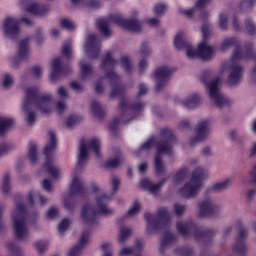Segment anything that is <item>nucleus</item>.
I'll return each instance as SVG.
<instances>
[{"label":"nucleus","instance_id":"nucleus-49","mask_svg":"<svg viewBox=\"0 0 256 256\" xmlns=\"http://www.w3.org/2000/svg\"><path fill=\"white\" fill-rule=\"evenodd\" d=\"M139 53L142 57H149V55H151V46L149 45V42L141 43Z\"/></svg>","mask_w":256,"mask_h":256},{"label":"nucleus","instance_id":"nucleus-50","mask_svg":"<svg viewBox=\"0 0 256 256\" xmlns=\"http://www.w3.org/2000/svg\"><path fill=\"white\" fill-rule=\"evenodd\" d=\"M187 177V168H182L176 172V174L173 177L174 183H180V181H183Z\"/></svg>","mask_w":256,"mask_h":256},{"label":"nucleus","instance_id":"nucleus-26","mask_svg":"<svg viewBox=\"0 0 256 256\" xmlns=\"http://www.w3.org/2000/svg\"><path fill=\"white\" fill-rule=\"evenodd\" d=\"M233 184V178H225L224 180L220 182L214 183L212 186L208 187L205 190V194L209 193H223V191H227L229 187Z\"/></svg>","mask_w":256,"mask_h":256},{"label":"nucleus","instance_id":"nucleus-27","mask_svg":"<svg viewBox=\"0 0 256 256\" xmlns=\"http://www.w3.org/2000/svg\"><path fill=\"white\" fill-rule=\"evenodd\" d=\"M91 232L84 231L78 241V244L74 246L68 256H81V253H83V249H85V245L89 242V235Z\"/></svg>","mask_w":256,"mask_h":256},{"label":"nucleus","instance_id":"nucleus-23","mask_svg":"<svg viewBox=\"0 0 256 256\" xmlns=\"http://www.w3.org/2000/svg\"><path fill=\"white\" fill-rule=\"evenodd\" d=\"M31 52V48L29 47V39H24L20 41L18 45L17 55L11 58L10 63L12 67H19L21 61H25L29 59V53Z\"/></svg>","mask_w":256,"mask_h":256},{"label":"nucleus","instance_id":"nucleus-14","mask_svg":"<svg viewBox=\"0 0 256 256\" xmlns=\"http://www.w3.org/2000/svg\"><path fill=\"white\" fill-rule=\"evenodd\" d=\"M235 227L238 229V234L233 245V251L240 256L247 255L249 247L245 241H247V235H249V232L247 231V228H245V222L241 219L236 220Z\"/></svg>","mask_w":256,"mask_h":256},{"label":"nucleus","instance_id":"nucleus-64","mask_svg":"<svg viewBox=\"0 0 256 256\" xmlns=\"http://www.w3.org/2000/svg\"><path fill=\"white\" fill-rule=\"evenodd\" d=\"M134 251L133 248L125 247L120 250L119 256H130L133 255Z\"/></svg>","mask_w":256,"mask_h":256},{"label":"nucleus","instance_id":"nucleus-15","mask_svg":"<svg viewBox=\"0 0 256 256\" xmlns=\"http://www.w3.org/2000/svg\"><path fill=\"white\" fill-rule=\"evenodd\" d=\"M144 108L145 104L143 102L131 104L129 100L122 99L120 103L122 123H124V125H129V123L137 117V113H139V111H143Z\"/></svg>","mask_w":256,"mask_h":256},{"label":"nucleus","instance_id":"nucleus-12","mask_svg":"<svg viewBox=\"0 0 256 256\" xmlns=\"http://www.w3.org/2000/svg\"><path fill=\"white\" fill-rule=\"evenodd\" d=\"M91 151H94L97 159H101V141L97 138H92L88 141L85 139L80 140L76 167L87 165V161H89V153H91Z\"/></svg>","mask_w":256,"mask_h":256},{"label":"nucleus","instance_id":"nucleus-9","mask_svg":"<svg viewBox=\"0 0 256 256\" xmlns=\"http://www.w3.org/2000/svg\"><path fill=\"white\" fill-rule=\"evenodd\" d=\"M207 177V172L202 167L196 168L188 181L180 190L179 193L184 199H195L199 196L203 188V181Z\"/></svg>","mask_w":256,"mask_h":256},{"label":"nucleus","instance_id":"nucleus-44","mask_svg":"<svg viewBox=\"0 0 256 256\" xmlns=\"http://www.w3.org/2000/svg\"><path fill=\"white\" fill-rule=\"evenodd\" d=\"M28 157L31 161V163L35 164L37 163L38 159H39V154L37 152V145L36 144H32L29 148V152H28Z\"/></svg>","mask_w":256,"mask_h":256},{"label":"nucleus","instance_id":"nucleus-6","mask_svg":"<svg viewBox=\"0 0 256 256\" xmlns=\"http://www.w3.org/2000/svg\"><path fill=\"white\" fill-rule=\"evenodd\" d=\"M201 83L206 86L209 97L218 109H223L231 105V100L221 93V79L219 77L213 79V73L204 71L200 77Z\"/></svg>","mask_w":256,"mask_h":256},{"label":"nucleus","instance_id":"nucleus-45","mask_svg":"<svg viewBox=\"0 0 256 256\" xmlns=\"http://www.w3.org/2000/svg\"><path fill=\"white\" fill-rule=\"evenodd\" d=\"M245 29L248 35H255L256 33V24L251 18H247L244 22Z\"/></svg>","mask_w":256,"mask_h":256},{"label":"nucleus","instance_id":"nucleus-24","mask_svg":"<svg viewBox=\"0 0 256 256\" xmlns=\"http://www.w3.org/2000/svg\"><path fill=\"white\" fill-rule=\"evenodd\" d=\"M239 45H240L239 38L228 37L222 41V43L220 45V49H221V51H229V49H232V47H236L234 50V53L237 49L241 55H245L249 51V49L247 48V45H253V43H251V42L247 43L245 45L244 51H241V49L239 48Z\"/></svg>","mask_w":256,"mask_h":256},{"label":"nucleus","instance_id":"nucleus-38","mask_svg":"<svg viewBox=\"0 0 256 256\" xmlns=\"http://www.w3.org/2000/svg\"><path fill=\"white\" fill-rule=\"evenodd\" d=\"M91 111L96 117H103L105 115V108L101 106V103L97 101H92L91 105Z\"/></svg>","mask_w":256,"mask_h":256},{"label":"nucleus","instance_id":"nucleus-16","mask_svg":"<svg viewBox=\"0 0 256 256\" xmlns=\"http://www.w3.org/2000/svg\"><path fill=\"white\" fill-rule=\"evenodd\" d=\"M194 131L196 135L190 140L191 147H194V145H197V143H203V141H207V139H209V135H211V119H200L197 122Z\"/></svg>","mask_w":256,"mask_h":256},{"label":"nucleus","instance_id":"nucleus-20","mask_svg":"<svg viewBox=\"0 0 256 256\" xmlns=\"http://www.w3.org/2000/svg\"><path fill=\"white\" fill-rule=\"evenodd\" d=\"M174 72L175 70L168 66H162L155 70L152 77L156 81V91H161L164 87H167L171 74Z\"/></svg>","mask_w":256,"mask_h":256},{"label":"nucleus","instance_id":"nucleus-51","mask_svg":"<svg viewBox=\"0 0 256 256\" xmlns=\"http://www.w3.org/2000/svg\"><path fill=\"white\" fill-rule=\"evenodd\" d=\"M141 211V204L139 202H134L132 207L126 213V217H135Z\"/></svg>","mask_w":256,"mask_h":256},{"label":"nucleus","instance_id":"nucleus-39","mask_svg":"<svg viewBox=\"0 0 256 256\" xmlns=\"http://www.w3.org/2000/svg\"><path fill=\"white\" fill-rule=\"evenodd\" d=\"M1 191L5 195H7L9 191H11V175L5 174L2 180Z\"/></svg>","mask_w":256,"mask_h":256},{"label":"nucleus","instance_id":"nucleus-13","mask_svg":"<svg viewBox=\"0 0 256 256\" xmlns=\"http://www.w3.org/2000/svg\"><path fill=\"white\" fill-rule=\"evenodd\" d=\"M199 217L219 219L223 215V206L213 197H207L198 203Z\"/></svg>","mask_w":256,"mask_h":256},{"label":"nucleus","instance_id":"nucleus-17","mask_svg":"<svg viewBox=\"0 0 256 256\" xmlns=\"http://www.w3.org/2000/svg\"><path fill=\"white\" fill-rule=\"evenodd\" d=\"M85 193V185L83 180L77 175L73 176L72 183L70 185V192L69 195L64 197V207L67 211H73L75 209V204L71 202V198L74 195H81Z\"/></svg>","mask_w":256,"mask_h":256},{"label":"nucleus","instance_id":"nucleus-57","mask_svg":"<svg viewBox=\"0 0 256 256\" xmlns=\"http://www.w3.org/2000/svg\"><path fill=\"white\" fill-rule=\"evenodd\" d=\"M204 7H197V4L195 7L189 10H183L179 9V11L182 13V15H185V17H189L190 19L193 17L194 13H197L198 9H203Z\"/></svg>","mask_w":256,"mask_h":256},{"label":"nucleus","instance_id":"nucleus-10","mask_svg":"<svg viewBox=\"0 0 256 256\" xmlns=\"http://www.w3.org/2000/svg\"><path fill=\"white\" fill-rule=\"evenodd\" d=\"M48 135L50 140L44 147V155L46 159L44 167L48 175H51L52 179H59V175L61 174V169L55 166V160H53V154L57 149V135L53 130L49 131Z\"/></svg>","mask_w":256,"mask_h":256},{"label":"nucleus","instance_id":"nucleus-25","mask_svg":"<svg viewBox=\"0 0 256 256\" xmlns=\"http://www.w3.org/2000/svg\"><path fill=\"white\" fill-rule=\"evenodd\" d=\"M179 241V237L177 234L172 232H166L160 242L159 253L160 255H165V251L169 249V247H173Z\"/></svg>","mask_w":256,"mask_h":256},{"label":"nucleus","instance_id":"nucleus-52","mask_svg":"<svg viewBox=\"0 0 256 256\" xmlns=\"http://www.w3.org/2000/svg\"><path fill=\"white\" fill-rule=\"evenodd\" d=\"M167 11V5L160 3V4H156L154 6V13L156 15V17H163V15H165V12Z\"/></svg>","mask_w":256,"mask_h":256},{"label":"nucleus","instance_id":"nucleus-46","mask_svg":"<svg viewBox=\"0 0 256 256\" xmlns=\"http://www.w3.org/2000/svg\"><path fill=\"white\" fill-rule=\"evenodd\" d=\"M8 251L11 253L13 256H23V251L15 242H9L8 245Z\"/></svg>","mask_w":256,"mask_h":256},{"label":"nucleus","instance_id":"nucleus-1","mask_svg":"<svg viewBox=\"0 0 256 256\" xmlns=\"http://www.w3.org/2000/svg\"><path fill=\"white\" fill-rule=\"evenodd\" d=\"M111 193L112 195H106L99 186L92 187V193L96 197V205L85 204L82 207L80 218L85 225H95L97 223V217L99 215H113V209L109 208V201L113 199V195L119 191L121 185V179L117 176H112L110 179Z\"/></svg>","mask_w":256,"mask_h":256},{"label":"nucleus","instance_id":"nucleus-31","mask_svg":"<svg viewBox=\"0 0 256 256\" xmlns=\"http://www.w3.org/2000/svg\"><path fill=\"white\" fill-rule=\"evenodd\" d=\"M182 107H185V109H197L199 105H201L202 100L201 96L197 93L190 94L187 96L184 100L181 102Z\"/></svg>","mask_w":256,"mask_h":256},{"label":"nucleus","instance_id":"nucleus-56","mask_svg":"<svg viewBox=\"0 0 256 256\" xmlns=\"http://www.w3.org/2000/svg\"><path fill=\"white\" fill-rule=\"evenodd\" d=\"M185 211H187V206L184 204H179L176 203L174 205V213L175 215H177L178 217H181V215H183V213H185Z\"/></svg>","mask_w":256,"mask_h":256},{"label":"nucleus","instance_id":"nucleus-5","mask_svg":"<svg viewBox=\"0 0 256 256\" xmlns=\"http://www.w3.org/2000/svg\"><path fill=\"white\" fill-rule=\"evenodd\" d=\"M115 23L118 27H122V29H126V31H131L132 33H139L141 31V22L137 17L125 19L121 14H113L108 18H100L97 21V25L100 33L104 35V37H111V24Z\"/></svg>","mask_w":256,"mask_h":256},{"label":"nucleus","instance_id":"nucleus-48","mask_svg":"<svg viewBox=\"0 0 256 256\" xmlns=\"http://www.w3.org/2000/svg\"><path fill=\"white\" fill-rule=\"evenodd\" d=\"M120 65L126 73H131V71H133V68H131V60L129 59V56H122L120 59Z\"/></svg>","mask_w":256,"mask_h":256},{"label":"nucleus","instance_id":"nucleus-62","mask_svg":"<svg viewBox=\"0 0 256 256\" xmlns=\"http://www.w3.org/2000/svg\"><path fill=\"white\" fill-rule=\"evenodd\" d=\"M31 71L36 79H40L43 75V68L41 66H34L31 68Z\"/></svg>","mask_w":256,"mask_h":256},{"label":"nucleus","instance_id":"nucleus-58","mask_svg":"<svg viewBox=\"0 0 256 256\" xmlns=\"http://www.w3.org/2000/svg\"><path fill=\"white\" fill-rule=\"evenodd\" d=\"M232 27L233 30L236 31V33L243 31V27L241 26V22L239 21V18L237 16H233L232 18Z\"/></svg>","mask_w":256,"mask_h":256},{"label":"nucleus","instance_id":"nucleus-33","mask_svg":"<svg viewBox=\"0 0 256 256\" xmlns=\"http://www.w3.org/2000/svg\"><path fill=\"white\" fill-rule=\"evenodd\" d=\"M37 199H39L41 207H45V205H47V203H49V199H47V197H45L37 192H30L28 195V198H27L30 205H33L35 203V200H37Z\"/></svg>","mask_w":256,"mask_h":256},{"label":"nucleus","instance_id":"nucleus-59","mask_svg":"<svg viewBox=\"0 0 256 256\" xmlns=\"http://www.w3.org/2000/svg\"><path fill=\"white\" fill-rule=\"evenodd\" d=\"M57 95L60 97V99H70L71 96L69 95V91H67V88L61 86L58 88Z\"/></svg>","mask_w":256,"mask_h":256},{"label":"nucleus","instance_id":"nucleus-7","mask_svg":"<svg viewBox=\"0 0 256 256\" xmlns=\"http://www.w3.org/2000/svg\"><path fill=\"white\" fill-rule=\"evenodd\" d=\"M117 66V60L113 57V53L107 52L106 56L102 60L100 68L106 71V79H108L112 90L110 97H121L125 93V86L121 84V78L119 74L115 73L113 69Z\"/></svg>","mask_w":256,"mask_h":256},{"label":"nucleus","instance_id":"nucleus-8","mask_svg":"<svg viewBox=\"0 0 256 256\" xmlns=\"http://www.w3.org/2000/svg\"><path fill=\"white\" fill-rule=\"evenodd\" d=\"M27 217H37V212L27 214V209L23 203H16V209L13 212V229L16 239L19 241H27L30 237L29 227L27 226Z\"/></svg>","mask_w":256,"mask_h":256},{"label":"nucleus","instance_id":"nucleus-60","mask_svg":"<svg viewBox=\"0 0 256 256\" xmlns=\"http://www.w3.org/2000/svg\"><path fill=\"white\" fill-rule=\"evenodd\" d=\"M65 109H67V103L65 100H60L56 103V111L61 115V113H64Z\"/></svg>","mask_w":256,"mask_h":256},{"label":"nucleus","instance_id":"nucleus-18","mask_svg":"<svg viewBox=\"0 0 256 256\" xmlns=\"http://www.w3.org/2000/svg\"><path fill=\"white\" fill-rule=\"evenodd\" d=\"M21 20L8 16L6 17L1 24V30L7 39H15L18 33H21V28L19 27Z\"/></svg>","mask_w":256,"mask_h":256},{"label":"nucleus","instance_id":"nucleus-40","mask_svg":"<svg viewBox=\"0 0 256 256\" xmlns=\"http://www.w3.org/2000/svg\"><path fill=\"white\" fill-rule=\"evenodd\" d=\"M242 183L244 185H249V183L251 185H256V164L252 167L248 178H243L242 179Z\"/></svg>","mask_w":256,"mask_h":256},{"label":"nucleus","instance_id":"nucleus-29","mask_svg":"<svg viewBox=\"0 0 256 256\" xmlns=\"http://www.w3.org/2000/svg\"><path fill=\"white\" fill-rule=\"evenodd\" d=\"M63 75H67V72L65 71V68H63L61 58H54L52 60V71L50 74V79L52 81H57V79Z\"/></svg>","mask_w":256,"mask_h":256},{"label":"nucleus","instance_id":"nucleus-28","mask_svg":"<svg viewBox=\"0 0 256 256\" xmlns=\"http://www.w3.org/2000/svg\"><path fill=\"white\" fill-rule=\"evenodd\" d=\"M26 12L37 17H45L49 14V6L45 4L32 3L26 7Z\"/></svg>","mask_w":256,"mask_h":256},{"label":"nucleus","instance_id":"nucleus-54","mask_svg":"<svg viewBox=\"0 0 256 256\" xmlns=\"http://www.w3.org/2000/svg\"><path fill=\"white\" fill-rule=\"evenodd\" d=\"M80 121H81V118H79V116L72 115L67 119L66 127H68V129H71L75 127V125H77V123H79Z\"/></svg>","mask_w":256,"mask_h":256},{"label":"nucleus","instance_id":"nucleus-42","mask_svg":"<svg viewBox=\"0 0 256 256\" xmlns=\"http://www.w3.org/2000/svg\"><path fill=\"white\" fill-rule=\"evenodd\" d=\"M256 0H241L239 3L240 11H251L255 7Z\"/></svg>","mask_w":256,"mask_h":256},{"label":"nucleus","instance_id":"nucleus-11","mask_svg":"<svg viewBox=\"0 0 256 256\" xmlns=\"http://www.w3.org/2000/svg\"><path fill=\"white\" fill-rule=\"evenodd\" d=\"M144 219L147 223L146 231L148 235H151V233H155L158 229H165L169 225V221H171V215L167 208H159L157 215L146 212Z\"/></svg>","mask_w":256,"mask_h":256},{"label":"nucleus","instance_id":"nucleus-30","mask_svg":"<svg viewBox=\"0 0 256 256\" xmlns=\"http://www.w3.org/2000/svg\"><path fill=\"white\" fill-rule=\"evenodd\" d=\"M165 181L166 180H162L156 184H153V182H151V180L145 178V179L141 180L140 186L143 189H147L149 191V193H151V195H157L159 193V191H161V188L163 187V185H165Z\"/></svg>","mask_w":256,"mask_h":256},{"label":"nucleus","instance_id":"nucleus-61","mask_svg":"<svg viewBox=\"0 0 256 256\" xmlns=\"http://www.w3.org/2000/svg\"><path fill=\"white\" fill-rule=\"evenodd\" d=\"M178 129L179 131H187V129H191V122L187 119L180 121Z\"/></svg>","mask_w":256,"mask_h":256},{"label":"nucleus","instance_id":"nucleus-37","mask_svg":"<svg viewBox=\"0 0 256 256\" xmlns=\"http://www.w3.org/2000/svg\"><path fill=\"white\" fill-rule=\"evenodd\" d=\"M62 54L68 60L73 57V42H71V40L64 42L62 46Z\"/></svg>","mask_w":256,"mask_h":256},{"label":"nucleus","instance_id":"nucleus-19","mask_svg":"<svg viewBox=\"0 0 256 256\" xmlns=\"http://www.w3.org/2000/svg\"><path fill=\"white\" fill-rule=\"evenodd\" d=\"M202 37L203 41L198 45L199 57L204 61L213 59L215 57V48L205 41L209 37V26L206 24L202 26Z\"/></svg>","mask_w":256,"mask_h":256},{"label":"nucleus","instance_id":"nucleus-2","mask_svg":"<svg viewBox=\"0 0 256 256\" xmlns=\"http://www.w3.org/2000/svg\"><path fill=\"white\" fill-rule=\"evenodd\" d=\"M177 138L175 133L170 128H163L160 130L158 138L152 136L140 147L139 151H149L153 145H156L157 154L154 158V169L156 175H163L167 171V166L163 162L162 155H173V145H175Z\"/></svg>","mask_w":256,"mask_h":256},{"label":"nucleus","instance_id":"nucleus-53","mask_svg":"<svg viewBox=\"0 0 256 256\" xmlns=\"http://www.w3.org/2000/svg\"><path fill=\"white\" fill-rule=\"evenodd\" d=\"M71 225V220H69L68 218H64L58 225V231L59 233H61V235H63V233L65 231H67V229L69 228V226Z\"/></svg>","mask_w":256,"mask_h":256},{"label":"nucleus","instance_id":"nucleus-32","mask_svg":"<svg viewBox=\"0 0 256 256\" xmlns=\"http://www.w3.org/2000/svg\"><path fill=\"white\" fill-rule=\"evenodd\" d=\"M229 11H223L218 16V27L221 31H227L229 29Z\"/></svg>","mask_w":256,"mask_h":256},{"label":"nucleus","instance_id":"nucleus-21","mask_svg":"<svg viewBox=\"0 0 256 256\" xmlns=\"http://www.w3.org/2000/svg\"><path fill=\"white\" fill-rule=\"evenodd\" d=\"M174 45L176 49H186L188 59H196V57H199V48H193V46L187 42V39H185V34L183 32L176 34Z\"/></svg>","mask_w":256,"mask_h":256},{"label":"nucleus","instance_id":"nucleus-4","mask_svg":"<svg viewBox=\"0 0 256 256\" xmlns=\"http://www.w3.org/2000/svg\"><path fill=\"white\" fill-rule=\"evenodd\" d=\"M176 228L178 233L183 237H189L193 233L195 241L202 243L204 247H209L213 243V237H215L219 231L215 228H201L193 221L189 222H177Z\"/></svg>","mask_w":256,"mask_h":256},{"label":"nucleus","instance_id":"nucleus-43","mask_svg":"<svg viewBox=\"0 0 256 256\" xmlns=\"http://www.w3.org/2000/svg\"><path fill=\"white\" fill-rule=\"evenodd\" d=\"M174 253L175 255H178V256H194L195 255V251L187 247H178L174 249Z\"/></svg>","mask_w":256,"mask_h":256},{"label":"nucleus","instance_id":"nucleus-41","mask_svg":"<svg viewBox=\"0 0 256 256\" xmlns=\"http://www.w3.org/2000/svg\"><path fill=\"white\" fill-rule=\"evenodd\" d=\"M123 163V156L119 154L116 158L109 160L106 162L105 167L107 169H115L116 167H119Z\"/></svg>","mask_w":256,"mask_h":256},{"label":"nucleus","instance_id":"nucleus-35","mask_svg":"<svg viewBox=\"0 0 256 256\" xmlns=\"http://www.w3.org/2000/svg\"><path fill=\"white\" fill-rule=\"evenodd\" d=\"M12 125L13 119L0 116V135H5V133L11 129Z\"/></svg>","mask_w":256,"mask_h":256},{"label":"nucleus","instance_id":"nucleus-34","mask_svg":"<svg viewBox=\"0 0 256 256\" xmlns=\"http://www.w3.org/2000/svg\"><path fill=\"white\" fill-rule=\"evenodd\" d=\"M80 71L81 81H87L93 75V67L90 64L80 62Z\"/></svg>","mask_w":256,"mask_h":256},{"label":"nucleus","instance_id":"nucleus-47","mask_svg":"<svg viewBox=\"0 0 256 256\" xmlns=\"http://www.w3.org/2000/svg\"><path fill=\"white\" fill-rule=\"evenodd\" d=\"M15 83L13 75L11 74H4L2 78V87L4 89H11V86Z\"/></svg>","mask_w":256,"mask_h":256},{"label":"nucleus","instance_id":"nucleus-36","mask_svg":"<svg viewBox=\"0 0 256 256\" xmlns=\"http://www.w3.org/2000/svg\"><path fill=\"white\" fill-rule=\"evenodd\" d=\"M132 233L133 229H131L130 227H122L119 232V243H125V241H127L129 237H131Z\"/></svg>","mask_w":256,"mask_h":256},{"label":"nucleus","instance_id":"nucleus-55","mask_svg":"<svg viewBox=\"0 0 256 256\" xmlns=\"http://www.w3.org/2000/svg\"><path fill=\"white\" fill-rule=\"evenodd\" d=\"M60 25L63 29H67V31H73L75 29V24L69 19H62Z\"/></svg>","mask_w":256,"mask_h":256},{"label":"nucleus","instance_id":"nucleus-3","mask_svg":"<svg viewBox=\"0 0 256 256\" xmlns=\"http://www.w3.org/2000/svg\"><path fill=\"white\" fill-rule=\"evenodd\" d=\"M53 96L51 94H41L36 87H28L25 90V99L22 110L25 113L26 123L30 127L37 121V114L33 109H37L42 115L52 113Z\"/></svg>","mask_w":256,"mask_h":256},{"label":"nucleus","instance_id":"nucleus-22","mask_svg":"<svg viewBox=\"0 0 256 256\" xmlns=\"http://www.w3.org/2000/svg\"><path fill=\"white\" fill-rule=\"evenodd\" d=\"M84 49L87 57L97 59L101 53V44L99 43L98 36L95 34L88 35Z\"/></svg>","mask_w":256,"mask_h":256},{"label":"nucleus","instance_id":"nucleus-63","mask_svg":"<svg viewBox=\"0 0 256 256\" xmlns=\"http://www.w3.org/2000/svg\"><path fill=\"white\" fill-rule=\"evenodd\" d=\"M35 247L39 253H43L49 247V244L46 241H39L35 243Z\"/></svg>","mask_w":256,"mask_h":256}]
</instances>
